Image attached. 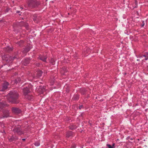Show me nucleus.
<instances>
[{
	"label": "nucleus",
	"mask_w": 148,
	"mask_h": 148,
	"mask_svg": "<svg viewBox=\"0 0 148 148\" xmlns=\"http://www.w3.org/2000/svg\"><path fill=\"white\" fill-rule=\"evenodd\" d=\"M43 87L41 86H39V88L38 89V92L40 94H42L45 90V88H44Z\"/></svg>",
	"instance_id": "f8f14e48"
},
{
	"label": "nucleus",
	"mask_w": 148,
	"mask_h": 148,
	"mask_svg": "<svg viewBox=\"0 0 148 148\" xmlns=\"http://www.w3.org/2000/svg\"><path fill=\"white\" fill-rule=\"evenodd\" d=\"M7 104L5 102H0V110L2 109L5 106H6Z\"/></svg>",
	"instance_id": "ddd939ff"
},
{
	"label": "nucleus",
	"mask_w": 148,
	"mask_h": 148,
	"mask_svg": "<svg viewBox=\"0 0 148 148\" xmlns=\"http://www.w3.org/2000/svg\"><path fill=\"white\" fill-rule=\"evenodd\" d=\"M12 111L14 113L17 114H20L21 112V110L20 109L16 107L12 108Z\"/></svg>",
	"instance_id": "0eeeda50"
},
{
	"label": "nucleus",
	"mask_w": 148,
	"mask_h": 148,
	"mask_svg": "<svg viewBox=\"0 0 148 148\" xmlns=\"http://www.w3.org/2000/svg\"><path fill=\"white\" fill-rule=\"evenodd\" d=\"M50 62L52 64H54L55 61L53 59L51 58L50 60Z\"/></svg>",
	"instance_id": "4be33fe9"
},
{
	"label": "nucleus",
	"mask_w": 148,
	"mask_h": 148,
	"mask_svg": "<svg viewBox=\"0 0 148 148\" xmlns=\"http://www.w3.org/2000/svg\"><path fill=\"white\" fill-rule=\"evenodd\" d=\"M80 92L83 95L86 94V90L85 89H81L80 90Z\"/></svg>",
	"instance_id": "a211bd4d"
},
{
	"label": "nucleus",
	"mask_w": 148,
	"mask_h": 148,
	"mask_svg": "<svg viewBox=\"0 0 148 148\" xmlns=\"http://www.w3.org/2000/svg\"><path fill=\"white\" fill-rule=\"evenodd\" d=\"M30 60L28 59H25L23 61V64L25 65H27L29 63Z\"/></svg>",
	"instance_id": "dca6fc26"
},
{
	"label": "nucleus",
	"mask_w": 148,
	"mask_h": 148,
	"mask_svg": "<svg viewBox=\"0 0 148 148\" xmlns=\"http://www.w3.org/2000/svg\"><path fill=\"white\" fill-rule=\"evenodd\" d=\"M76 145H74L73 146H72V148H75L76 147Z\"/></svg>",
	"instance_id": "c85d7f7f"
},
{
	"label": "nucleus",
	"mask_w": 148,
	"mask_h": 148,
	"mask_svg": "<svg viewBox=\"0 0 148 148\" xmlns=\"http://www.w3.org/2000/svg\"><path fill=\"white\" fill-rule=\"evenodd\" d=\"M47 58V57L42 56H40L38 58L39 59L44 62H46V60Z\"/></svg>",
	"instance_id": "4468645a"
},
{
	"label": "nucleus",
	"mask_w": 148,
	"mask_h": 148,
	"mask_svg": "<svg viewBox=\"0 0 148 148\" xmlns=\"http://www.w3.org/2000/svg\"><path fill=\"white\" fill-rule=\"evenodd\" d=\"M3 114L0 117V118L1 119L4 118H7L9 116V111L8 110L4 109L2 110Z\"/></svg>",
	"instance_id": "20e7f679"
},
{
	"label": "nucleus",
	"mask_w": 148,
	"mask_h": 148,
	"mask_svg": "<svg viewBox=\"0 0 148 148\" xmlns=\"http://www.w3.org/2000/svg\"><path fill=\"white\" fill-rule=\"evenodd\" d=\"M23 23V22H22L21 23Z\"/></svg>",
	"instance_id": "473e14b6"
},
{
	"label": "nucleus",
	"mask_w": 148,
	"mask_h": 148,
	"mask_svg": "<svg viewBox=\"0 0 148 148\" xmlns=\"http://www.w3.org/2000/svg\"><path fill=\"white\" fill-rule=\"evenodd\" d=\"M32 86L31 84H29L27 86L23 89V92L24 96L30 92V91L32 90Z\"/></svg>",
	"instance_id": "7ed1b4c3"
},
{
	"label": "nucleus",
	"mask_w": 148,
	"mask_h": 148,
	"mask_svg": "<svg viewBox=\"0 0 148 148\" xmlns=\"http://www.w3.org/2000/svg\"><path fill=\"white\" fill-rule=\"evenodd\" d=\"M16 13H19L20 12V11H17L16 12Z\"/></svg>",
	"instance_id": "c756f323"
},
{
	"label": "nucleus",
	"mask_w": 148,
	"mask_h": 148,
	"mask_svg": "<svg viewBox=\"0 0 148 148\" xmlns=\"http://www.w3.org/2000/svg\"><path fill=\"white\" fill-rule=\"evenodd\" d=\"M18 139V137L16 136L14 137L13 136H12L11 137L8 138V140L10 142H12L13 141L17 140Z\"/></svg>",
	"instance_id": "9b49d317"
},
{
	"label": "nucleus",
	"mask_w": 148,
	"mask_h": 148,
	"mask_svg": "<svg viewBox=\"0 0 148 148\" xmlns=\"http://www.w3.org/2000/svg\"><path fill=\"white\" fill-rule=\"evenodd\" d=\"M35 65H36V66H39L40 65V63H34Z\"/></svg>",
	"instance_id": "a878e982"
},
{
	"label": "nucleus",
	"mask_w": 148,
	"mask_h": 148,
	"mask_svg": "<svg viewBox=\"0 0 148 148\" xmlns=\"http://www.w3.org/2000/svg\"><path fill=\"white\" fill-rule=\"evenodd\" d=\"M14 133H16L18 135H21L24 134V132L21 130V129L19 127H15L13 130Z\"/></svg>",
	"instance_id": "39448f33"
},
{
	"label": "nucleus",
	"mask_w": 148,
	"mask_h": 148,
	"mask_svg": "<svg viewBox=\"0 0 148 148\" xmlns=\"http://www.w3.org/2000/svg\"><path fill=\"white\" fill-rule=\"evenodd\" d=\"M114 143H113L112 145H110L107 144L106 145L108 147V148H114Z\"/></svg>",
	"instance_id": "6ab92c4d"
},
{
	"label": "nucleus",
	"mask_w": 148,
	"mask_h": 148,
	"mask_svg": "<svg viewBox=\"0 0 148 148\" xmlns=\"http://www.w3.org/2000/svg\"><path fill=\"white\" fill-rule=\"evenodd\" d=\"M145 25V23L144 21H143L142 22V24L141 25V27H143Z\"/></svg>",
	"instance_id": "bb28decb"
},
{
	"label": "nucleus",
	"mask_w": 148,
	"mask_h": 148,
	"mask_svg": "<svg viewBox=\"0 0 148 148\" xmlns=\"http://www.w3.org/2000/svg\"><path fill=\"white\" fill-rule=\"evenodd\" d=\"M74 98L75 99H78L79 98V95H75L74 96Z\"/></svg>",
	"instance_id": "b1692460"
},
{
	"label": "nucleus",
	"mask_w": 148,
	"mask_h": 148,
	"mask_svg": "<svg viewBox=\"0 0 148 148\" xmlns=\"http://www.w3.org/2000/svg\"><path fill=\"white\" fill-rule=\"evenodd\" d=\"M22 140L23 141H25V139L23 138L22 139Z\"/></svg>",
	"instance_id": "7c9ffc66"
},
{
	"label": "nucleus",
	"mask_w": 148,
	"mask_h": 148,
	"mask_svg": "<svg viewBox=\"0 0 148 148\" xmlns=\"http://www.w3.org/2000/svg\"><path fill=\"white\" fill-rule=\"evenodd\" d=\"M28 4L29 8H32L39 5H40V3L36 0H28Z\"/></svg>",
	"instance_id": "f03ea898"
},
{
	"label": "nucleus",
	"mask_w": 148,
	"mask_h": 148,
	"mask_svg": "<svg viewBox=\"0 0 148 148\" xmlns=\"http://www.w3.org/2000/svg\"><path fill=\"white\" fill-rule=\"evenodd\" d=\"M29 51V50H27V49L26 51L27 52H28V51Z\"/></svg>",
	"instance_id": "2f4dec72"
},
{
	"label": "nucleus",
	"mask_w": 148,
	"mask_h": 148,
	"mask_svg": "<svg viewBox=\"0 0 148 148\" xmlns=\"http://www.w3.org/2000/svg\"><path fill=\"white\" fill-rule=\"evenodd\" d=\"M145 58L144 59L145 60H147L148 59V53H146L143 56Z\"/></svg>",
	"instance_id": "aec40b11"
},
{
	"label": "nucleus",
	"mask_w": 148,
	"mask_h": 148,
	"mask_svg": "<svg viewBox=\"0 0 148 148\" xmlns=\"http://www.w3.org/2000/svg\"><path fill=\"white\" fill-rule=\"evenodd\" d=\"M21 81V79L20 78H17L15 79L14 80V83L17 84L18 82H20Z\"/></svg>",
	"instance_id": "412c9836"
},
{
	"label": "nucleus",
	"mask_w": 148,
	"mask_h": 148,
	"mask_svg": "<svg viewBox=\"0 0 148 148\" xmlns=\"http://www.w3.org/2000/svg\"><path fill=\"white\" fill-rule=\"evenodd\" d=\"M40 143L38 141H37V142H35V143H34V145H35V146H38L40 145Z\"/></svg>",
	"instance_id": "393cba45"
},
{
	"label": "nucleus",
	"mask_w": 148,
	"mask_h": 148,
	"mask_svg": "<svg viewBox=\"0 0 148 148\" xmlns=\"http://www.w3.org/2000/svg\"><path fill=\"white\" fill-rule=\"evenodd\" d=\"M77 126H76L75 125L73 124L70 125L69 126V128L71 130H73L76 129V128H77Z\"/></svg>",
	"instance_id": "f3484780"
},
{
	"label": "nucleus",
	"mask_w": 148,
	"mask_h": 148,
	"mask_svg": "<svg viewBox=\"0 0 148 148\" xmlns=\"http://www.w3.org/2000/svg\"><path fill=\"white\" fill-rule=\"evenodd\" d=\"M25 98L29 100H31L33 99L34 97L31 94L30 92L26 95L25 96Z\"/></svg>",
	"instance_id": "1a4fd4ad"
},
{
	"label": "nucleus",
	"mask_w": 148,
	"mask_h": 148,
	"mask_svg": "<svg viewBox=\"0 0 148 148\" xmlns=\"http://www.w3.org/2000/svg\"><path fill=\"white\" fill-rule=\"evenodd\" d=\"M42 72L41 71H40V70L36 72V77H40L42 75Z\"/></svg>",
	"instance_id": "2eb2a0df"
},
{
	"label": "nucleus",
	"mask_w": 148,
	"mask_h": 148,
	"mask_svg": "<svg viewBox=\"0 0 148 148\" xmlns=\"http://www.w3.org/2000/svg\"><path fill=\"white\" fill-rule=\"evenodd\" d=\"M14 58H12L9 55H7L5 56V60L9 62L14 60Z\"/></svg>",
	"instance_id": "6e6552de"
},
{
	"label": "nucleus",
	"mask_w": 148,
	"mask_h": 148,
	"mask_svg": "<svg viewBox=\"0 0 148 148\" xmlns=\"http://www.w3.org/2000/svg\"><path fill=\"white\" fill-rule=\"evenodd\" d=\"M19 94L16 91L12 90L8 94L7 98L8 100L12 103L16 104L19 102L18 100Z\"/></svg>",
	"instance_id": "f257e3e1"
},
{
	"label": "nucleus",
	"mask_w": 148,
	"mask_h": 148,
	"mask_svg": "<svg viewBox=\"0 0 148 148\" xmlns=\"http://www.w3.org/2000/svg\"><path fill=\"white\" fill-rule=\"evenodd\" d=\"M9 83L7 82H4L2 84V87L1 88L0 90L1 91H5L8 88V86L9 85Z\"/></svg>",
	"instance_id": "423d86ee"
},
{
	"label": "nucleus",
	"mask_w": 148,
	"mask_h": 148,
	"mask_svg": "<svg viewBox=\"0 0 148 148\" xmlns=\"http://www.w3.org/2000/svg\"><path fill=\"white\" fill-rule=\"evenodd\" d=\"M66 137L67 138L73 137V134L72 132L71 131L67 132L66 134Z\"/></svg>",
	"instance_id": "9d476101"
},
{
	"label": "nucleus",
	"mask_w": 148,
	"mask_h": 148,
	"mask_svg": "<svg viewBox=\"0 0 148 148\" xmlns=\"http://www.w3.org/2000/svg\"><path fill=\"white\" fill-rule=\"evenodd\" d=\"M23 40H21L20 41L17 42V43L19 46H20L21 45V44L23 43Z\"/></svg>",
	"instance_id": "5701e85b"
},
{
	"label": "nucleus",
	"mask_w": 148,
	"mask_h": 148,
	"mask_svg": "<svg viewBox=\"0 0 148 148\" xmlns=\"http://www.w3.org/2000/svg\"><path fill=\"white\" fill-rule=\"evenodd\" d=\"M83 106L82 105L81 106H80L79 107V109H81L82 108Z\"/></svg>",
	"instance_id": "cd10ccee"
}]
</instances>
